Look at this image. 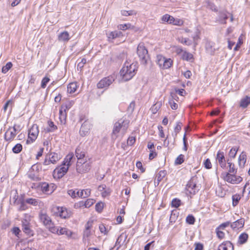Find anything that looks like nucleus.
Instances as JSON below:
<instances>
[{"label":"nucleus","instance_id":"nucleus-1","mask_svg":"<svg viewBox=\"0 0 250 250\" xmlns=\"http://www.w3.org/2000/svg\"><path fill=\"white\" fill-rule=\"evenodd\" d=\"M137 67L136 64L126 61L120 71L121 75L125 81L131 79L135 75Z\"/></svg>","mask_w":250,"mask_h":250},{"label":"nucleus","instance_id":"nucleus-2","mask_svg":"<svg viewBox=\"0 0 250 250\" xmlns=\"http://www.w3.org/2000/svg\"><path fill=\"white\" fill-rule=\"evenodd\" d=\"M128 127V122L127 121L119 120L114 124L112 138L114 140L118 137L117 134L120 133L122 137L123 136L126 132Z\"/></svg>","mask_w":250,"mask_h":250},{"label":"nucleus","instance_id":"nucleus-3","mask_svg":"<svg viewBox=\"0 0 250 250\" xmlns=\"http://www.w3.org/2000/svg\"><path fill=\"white\" fill-rule=\"evenodd\" d=\"M61 157L60 154L51 152L50 150L45 156L44 160L43 162L44 166H48L50 164H56L60 159Z\"/></svg>","mask_w":250,"mask_h":250},{"label":"nucleus","instance_id":"nucleus-4","mask_svg":"<svg viewBox=\"0 0 250 250\" xmlns=\"http://www.w3.org/2000/svg\"><path fill=\"white\" fill-rule=\"evenodd\" d=\"M199 190V186L196 184V179L192 177L188 182L186 188V194L191 197L192 196L195 195Z\"/></svg>","mask_w":250,"mask_h":250},{"label":"nucleus","instance_id":"nucleus-5","mask_svg":"<svg viewBox=\"0 0 250 250\" xmlns=\"http://www.w3.org/2000/svg\"><path fill=\"white\" fill-rule=\"evenodd\" d=\"M137 53L140 58L141 63L144 64H146L149 58V56L148 51L143 43H140L138 44Z\"/></svg>","mask_w":250,"mask_h":250},{"label":"nucleus","instance_id":"nucleus-6","mask_svg":"<svg viewBox=\"0 0 250 250\" xmlns=\"http://www.w3.org/2000/svg\"><path fill=\"white\" fill-rule=\"evenodd\" d=\"M161 21L163 23H167V24L177 26H181L184 23V21L182 19L175 18L167 14L164 15L161 17Z\"/></svg>","mask_w":250,"mask_h":250},{"label":"nucleus","instance_id":"nucleus-7","mask_svg":"<svg viewBox=\"0 0 250 250\" xmlns=\"http://www.w3.org/2000/svg\"><path fill=\"white\" fill-rule=\"evenodd\" d=\"M222 175L225 181L232 184H238L243 180L242 177L236 174L224 172Z\"/></svg>","mask_w":250,"mask_h":250},{"label":"nucleus","instance_id":"nucleus-8","mask_svg":"<svg viewBox=\"0 0 250 250\" xmlns=\"http://www.w3.org/2000/svg\"><path fill=\"white\" fill-rule=\"evenodd\" d=\"M69 167L65 164H62L57 167L53 172V176L55 179H60L62 178L67 172Z\"/></svg>","mask_w":250,"mask_h":250},{"label":"nucleus","instance_id":"nucleus-9","mask_svg":"<svg viewBox=\"0 0 250 250\" xmlns=\"http://www.w3.org/2000/svg\"><path fill=\"white\" fill-rule=\"evenodd\" d=\"M91 163L86 160L77 161L76 164V170L79 173H84L89 171L91 168Z\"/></svg>","mask_w":250,"mask_h":250},{"label":"nucleus","instance_id":"nucleus-10","mask_svg":"<svg viewBox=\"0 0 250 250\" xmlns=\"http://www.w3.org/2000/svg\"><path fill=\"white\" fill-rule=\"evenodd\" d=\"M115 76L114 75H111L106 77H104L101 80L97 83L98 88H107L115 81Z\"/></svg>","mask_w":250,"mask_h":250},{"label":"nucleus","instance_id":"nucleus-11","mask_svg":"<svg viewBox=\"0 0 250 250\" xmlns=\"http://www.w3.org/2000/svg\"><path fill=\"white\" fill-rule=\"evenodd\" d=\"M91 190L89 188L81 190V191L78 190L77 192L73 189L68 190V194L72 198H76L78 196L82 198H85L89 196Z\"/></svg>","mask_w":250,"mask_h":250},{"label":"nucleus","instance_id":"nucleus-12","mask_svg":"<svg viewBox=\"0 0 250 250\" xmlns=\"http://www.w3.org/2000/svg\"><path fill=\"white\" fill-rule=\"evenodd\" d=\"M92 127L91 122L88 120H85L82 125L80 130V134L81 136L84 137L88 134L90 128Z\"/></svg>","mask_w":250,"mask_h":250},{"label":"nucleus","instance_id":"nucleus-13","mask_svg":"<svg viewBox=\"0 0 250 250\" xmlns=\"http://www.w3.org/2000/svg\"><path fill=\"white\" fill-rule=\"evenodd\" d=\"M17 135V129L15 125L9 127L4 134V139L6 141L11 142L14 140Z\"/></svg>","mask_w":250,"mask_h":250},{"label":"nucleus","instance_id":"nucleus-14","mask_svg":"<svg viewBox=\"0 0 250 250\" xmlns=\"http://www.w3.org/2000/svg\"><path fill=\"white\" fill-rule=\"evenodd\" d=\"M39 129L37 125H33L29 130L28 137L32 141H35L39 134Z\"/></svg>","mask_w":250,"mask_h":250},{"label":"nucleus","instance_id":"nucleus-15","mask_svg":"<svg viewBox=\"0 0 250 250\" xmlns=\"http://www.w3.org/2000/svg\"><path fill=\"white\" fill-rule=\"evenodd\" d=\"M216 160L220 167L225 169L226 167V161L225 158L224 153L220 150L218 151L216 155Z\"/></svg>","mask_w":250,"mask_h":250},{"label":"nucleus","instance_id":"nucleus-16","mask_svg":"<svg viewBox=\"0 0 250 250\" xmlns=\"http://www.w3.org/2000/svg\"><path fill=\"white\" fill-rule=\"evenodd\" d=\"M106 35L109 41L116 38H122L124 36L122 32L119 31L109 32L106 34Z\"/></svg>","mask_w":250,"mask_h":250},{"label":"nucleus","instance_id":"nucleus-17","mask_svg":"<svg viewBox=\"0 0 250 250\" xmlns=\"http://www.w3.org/2000/svg\"><path fill=\"white\" fill-rule=\"evenodd\" d=\"M218 250H234V246L230 241H226L219 245Z\"/></svg>","mask_w":250,"mask_h":250},{"label":"nucleus","instance_id":"nucleus-18","mask_svg":"<svg viewBox=\"0 0 250 250\" xmlns=\"http://www.w3.org/2000/svg\"><path fill=\"white\" fill-rule=\"evenodd\" d=\"M75 155L78 159V161L83 160L85 152L80 146H78L75 150Z\"/></svg>","mask_w":250,"mask_h":250},{"label":"nucleus","instance_id":"nucleus-19","mask_svg":"<svg viewBox=\"0 0 250 250\" xmlns=\"http://www.w3.org/2000/svg\"><path fill=\"white\" fill-rule=\"evenodd\" d=\"M58 215L62 218H67L69 217L70 214L68 212L67 209L63 207H57Z\"/></svg>","mask_w":250,"mask_h":250},{"label":"nucleus","instance_id":"nucleus-20","mask_svg":"<svg viewBox=\"0 0 250 250\" xmlns=\"http://www.w3.org/2000/svg\"><path fill=\"white\" fill-rule=\"evenodd\" d=\"M38 170V166L35 165H33L28 174V177L33 180H38V175L34 171H37Z\"/></svg>","mask_w":250,"mask_h":250},{"label":"nucleus","instance_id":"nucleus-21","mask_svg":"<svg viewBox=\"0 0 250 250\" xmlns=\"http://www.w3.org/2000/svg\"><path fill=\"white\" fill-rule=\"evenodd\" d=\"M40 218L41 221L45 226H50L52 221L50 217L47 215L45 213L41 212L40 214Z\"/></svg>","mask_w":250,"mask_h":250},{"label":"nucleus","instance_id":"nucleus-22","mask_svg":"<svg viewBox=\"0 0 250 250\" xmlns=\"http://www.w3.org/2000/svg\"><path fill=\"white\" fill-rule=\"evenodd\" d=\"M247 161V154L244 151H242L238 158V165L240 168L244 167Z\"/></svg>","mask_w":250,"mask_h":250},{"label":"nucleus","instance_id":"nucleus-23","mask_svg":"<svg viewBox=\"0 0 250 250\" xmlns=\"http://www.w3.org/2000/svg\"><path fill=\"white\" fill-rule=\"evenodd\" d=\"M70 39V36L67 31H63L60 33L58 37V39L60 42H67Z\"/></svg>","mask_w":250,"mask_h":250},{"label":"nucleus","instance_id":"nucleus-24","mask_svg":"<svg viewBox=\"0 0 250 250\" xmlns=\"http://www.w3.org/2000/svg\"><path fill=\"white\" fill-rule=\"evenodd\" d=\"M244 225V220L241 218L237 221L233 222L230 224V227L232 229H239L243 227Z\"/></svg>","mask_w":250,"mask_h":250},{"label":"nucleus","instance_id":"nucleus-25","mask_svg":"<svg viewBox=\"0 0 250 250\" xmlns=\"http://www.w3.org/2000/svg\"><path fill=\"white\" fill-rule=\"evenodd\" d=\"M126 238L127 235L125 234L122 233L117 239L115 245L117 246L118 248H120Z\"/></svg>","mask_w":250,"mask_h":250},{"label":"nucleus","instance_id":"nucleus-26","mask_svg":"<svg viewBox=\"0 0 250 250\" xmlns=\"http://www.w3.org/2000/svg\"><path fill=\"white\" fill-rule=\"evenodd\" d=\"M58 235L65 234L67 237H70L72 234V232L71 230H69L66 228L59 227Z\"/></svg>","mask_w":250,"mask_h":250},{"label":"nucleus","instance_id":"nucleus-27","mask_svg":"<svg viewBox=\"0 0 250 250\" xmlns=\"http://www.w3.org/2000/svg\"><path fill=\"white\" fill-rule=\"evenodd\" d=\"M78 88V85L76 83H71L67 85V92L70 94H73L77 90Z\"/></svg>","mask_w":250,"mask_h":250},{"label":"nucleus","instance_id":"nucleus-28","mask_svg":"<svg viewBox=\"0 0 250 250\" xmlns=\"http://www.w3.org/2000/svg\"><path fill=\"white\" fill-rule=\"evenodd\" d=\"M21 227L23 231L28 236H31L33 235V231L31 229V224L28 225H24Z\"/></svg>","mask_w":250,"mask_h":250},{"label":"nucleus","instance_id":"nucleus-29","mask_svg":"<svg viewBox=\"0 0 250 250\" xmlns=\"http://www.w3.org/2000/svg\"><path fill=\"white\" fill-rule=\"evenodd\" d=\"M74 157V155L72 153H69L64 158L62 163L65 164L67 166L69 167L71 165V161Z\"/></svg>","mask_w":250,"mask_h":250},{"label":"nucleus","instance_id":"nucleus-30","mask_svg":"<svg viewBox=\"0 0 250 250\" xmlns=\"http://www.w3.org/2000/svg\"><path fill=\"white\" fill-rule=\"evenodd\" d=\"M228 18L226 11H223L219 12V21L221 23L226 24V20Z\"/></svg>","mask_w":250,"mask_h":250},{"label":"nucleus","instance_id":"nucleus-31","mask_svg":"<svg viewBox=\"0 0 250 250\" xmlns=\"http://www.w3.org/2000/svg\"><path fill=\"white\" fill-rule=\"evenodd\" d=\"M248 237L249 236L247 233L245 232L241 233L239 236L238 243L240 245L245 244L247 241Z\"/></svg>","mask_w":250,"mask_h":250},{"label":"nucleus","instance_id":"nucleus-32","mask_svg":"<svg viewBox=\"0 0 250 250\" xmlns=\"http://www.w3.org/2000/svg\"><path fill=\"white\" fill-rule=\"evenodd\" d=\"M92 234L91 230L84 229L83 232V240L84 243H89V237Z\"/></svg>","mask_w":250,"mask_h":250},{"label":"nucleus","instance_id":"nucleus-33","mask_svg":"<svg viewBox=\"0 0 250 250\" xmlns=\"http://www.w3.org/2000/svg\"><path fill=\"white\" fill-rule=\"evenodd\" d=\"M66 110H63L61 107L59 110V119L62 124H64L66 118Z\"/></svg>","mask_w":250,"mask_h":250},{"label":"nucleus","instance_id":"nucleus-34","mask_svg":"<svg viewBox=\"0 0 250 250\" xmlns=\"http://www.w3.org/2000/svg\"><path fill=\"white\" fill-rule=\"evenodd\" d=\"M95 202V200L92 199H88L85 202H80L79 203L80 207L84 206L85 208H89Z\"/></svg>","mask_w":250,"mask_h":250},{"label":"nucleus","instance_id":"nucleus-35","mask_svg":"<svg viewBox=\"0 0 250 250\" xmlns=\"http://www.w3.org/2000/svg\"><path fill=\"white\" fill-rule=\"evenodd\" d=\"M182 58L183 60L187 61H192L193 60V56L192 54L186 51L183 52Z\"/></svg>","mask_w":250,"mask_h":250},{"label":"nucleus","instance_id":"nucleus-36","mask_svg":"<svg viewBox=\"0 0 250 250\" xmlns=\"http://www.w3.org/2000/svg\"><path fill=\"white\" fill-rule=\"evenodd\" d=\"M173 61L171 59L165 58L164 63L163 64L161 68L162 69H168L170 68L172 65Z\"/></svg>","mask_w":250,"mask_h":250},{"label":"nucleus","instance_id":"nucleus-37","mask_svg":"<svg viewBox=\"0 0 250 250\" xmlns=\"http://www.w3.org/2000/svg\"><path fill=\"white\" fill-rule=\"evenodd\" d=\"M250 104V97L246 96L240 101V106L243 108L247 107Z\"/></svg>","mask_w":250,"mask_h":250},{"label":"nucleus","instance_id":"nucleus-38","mask_svg":"<svg viewBox=\"0 0 250 250\" xmlns=\"http://www.w3.org/2000/svg\"><path fill=\"white\" fill-rule=\"evenodd\" d=\"M227 163L229 167V172L228 173L236 174L237 168H235L234 164L229 162V159L227 160Z\"/></svg>","mask_w":250,"mask_h":250},{"label":"nucleus","instance_id":"nucleus-39","mask_svg":"<svg viewBox=\"0 0 250 250\" xmlns=\"http://www.w3.org/2000/svg\"><path fill=\"white\" fill-rule=\"evenodd\" d=\"M25 202L28 204L36 206L39 205L41 203L39 199L34 198H28L25 200Z\"/></svg>","mask_w":250,"mask_h":250},{"label":"nucleus","instance_id":"nucleus-40","mask_svg":"<svg viewBox=\"0 0 250 250\" xmlns=\"http://www.w3.org/2000/svg\"><path fill=\"white\" fill-rule=\"evenodd\" d=\"M74 104V101H67L65 104H62L61 106V107L63 109V110L67 111L73 106Z\"/></svg>","mask_w":250,"mask_h":250},{"label":"nucleus","instance_id":"nucleus-41","mask_svg":"<svg viewBox=\"0 0 250 250\" xmlns=\"http://www.w3.org/2000/svg\"><path fill=\"white\" fill-rule=\"evenodd\" d=\"M178 40L180 43L187 45H190L192 43L191 41L189 40L188 38L179 37L178 38Z\"/></svg>","mask_w":250,"mask_h":250},{"label":"nucleus","instance_id":"nucleus-42","mask_svg":"<svg viewBox=\"0 0 250 250\" xmlns=\"http://www.w3.org/2000/svg\"><path fill=\"white\" fill-rule=\"evenodd\" d=\"M22 149V146L21 144H16L12 148L13 153L18 154L21 151Z\"/></svg>","mask_w":250,"mask_h":250},{"label":"nucleus","instance_id":"nucleus-43","mask_svg":"<svg viewBox=\"0 0 250 250\" xmlns=\"http://www.w3.org/2000/svg\"><path fill=\"white\" fill-rule=\"evenodd\" d=\"M41 189L42 192L46 193H49L52 191L49 190V186L46 183H43L41 185Z\"/></svg>","mask_w":250,"mask_h":250},{"label":"nucleus","instance_id":"nucleus-44","mask_svg":"<svg viewBox=\"0 0 250 250\" xmlns=\"http://www.w3.org/2000/svg\"><path fill=\"white\" fill-rule=\"evenodd\" d=\"M238 148L237 146L232 147L229 153V156L230 158H234L235 157Z\"/></svg>","mask_w":250,"mask_h":250},{"label":"nucleus","instance_id":"nucleus-45","mask_svg":"<svg viewBox=\"0 0 250 250\" xmlns=\"http://www.w3.org/2000/svg\"><path fill=\"white\" fill-rule=\"evenodd\" d=\"M13 64L11 62H8L2 68L1 72L3 74L6 73L12 67Z\"/></svg>","mask_w":250,"mask_h":250},{"label":"nucleus","instance_id":"nucleus-46","mask_svg":"<svg viewBox=\"0 0 250 250\" xmlns=\"http://www.w3.org/2000/svg\"><path fill=\"white\" fill-rule=\"evenodd\" d=\"M241 197L239 194H236L233 195L232 196V205L233 206L235 207L238 204L240 200Z\"/></svg>","mask_w":250,"mask_h":250},{"label":"nucleus","instance_id":"nucleus-47","mask_svg":"<svg viewBox=\"0 0 250 250\" xmlns=\"http://www.w3.org/2000/svg\"><path fill=\"white\" fill-rule=\"evenodd\" d=\"M30 224V215L27 214H24V218L21 220V226L24 225H28Z\"/></svg>","mask_w":250,"mask_h":250},{"label":"nucleus","instance_id":"nucleus-48","mask_svg":"<svg viewBox=\"0 0 250 250\" xmlns=\"http://www.w3.org/2000/svg\"><path fill=\"white\" fill-rule=\"evenodd\" d=\"M165 57L161 55H158L157 56V63L159 65L160 68H161L163 64L164 63V61L165 59Z\"/></svg>","mask_w":250,"mask_h":250},{"label":"nucleus","instance_id":"nucleus-49","mask_svg":"<svg viewBox=\"0 0 250 250\" xmlns=\"http://www.w3.org/2000/svg\"><path fill=\"white\" fill-rule=\"evenodd\" d=\"M137 14L136 12L134 10H122L121 14L124 16H128L131 15H135Z\"/></svg>","mask_w":250,"mask_h":250},{"label":"nucleus","instance_id":"nucleus-50","mask_svg":"<svg viewBox=\"0 0 250 250\" xmlns=\"http://www.w3.org/2000/svg\"><path fill=\"white\" fill-rule=\"evenodd\" d=\"M48 125L49 127L47 130L48 132H53L57 128L56 125H55L54 123L51 121L48 122Z\"/></svg>","mask_w":250,"mask_h":250},{"label":"nucleus","instance_id":"nucleus-51","mask_svg":"<svg viewBox=\"0 0 250 250\" xmlns=\"http://www.w3.org/2000/svg\"><path fill=\"white\" fill-rule=\"evenodd\" d=\"M184 156L183 154L179 155L175 160V164L176 165H181L184 162Z\"/></svg>","mask_w":250,"mask_h":250},{"label":"nucleus","instance_id":"nucleus-52","mask_svg":"<svg viewBox=\"0 0 250 250\" xmlns=\"http://www.w3.org/2000/svg\"><path fill=\"white\" fill-rule=\"evenodd\" d=\"M186 222L190 225H193L195 223V218L192 215H188L186 219Z\"/></svg>","mask_w":250,"mask_h":250},{"label":"nucleus","instance_id":"nucleus-53","mask_svg":"<svg viewBox=\"0 0 250 250\" xmlns=\"http://www.w3.org/2000/svg\"><path fill=\"white\" fill-rule=\"evenodd\" d=\"M86 62V60L85 58H83L77 64V69L81 71Z\"/></svg>","mask_w":250,"mask_h":250},{"label":"nucleus","instance_id":"nucleus-54","mask_svg":"<svg viewBox=\"0 0 250 250\" xmlns=\"http://www.w3.org/2000/svg\"><path fill=\"white\" fill-rule=\"evenodd\" d=\"M131 27V25L130 23L121 24L118 26V28L119 30H125L129 29Z\"/></svg>","mask_w":250,"mask_h":250},{"label":"nucleus","instance_id":"nucleus-55","mask_svg":"<svg viewBox=\"0 0 250 250\" xmlns=\"http://www.w3.org/2000/svg\"><path fill=\"white\" fill-rule=\"evenodd\" d=\"M204 167L208 169H210L212 167V164L209 159L207 158L203 162Z\"/></svg>","mask_w":250,"mask_h":250},{"label":"nucleus","instance_id":"nucleus-56","mask_svg":"<svg viewBox=\"0 0 250 250\" xmlns=\"http://www.w3.org/2000/svg\"><path fill=\"white\" fill-rule=\"evenodd\" d=\"M206 48L207 52L210 54H212L214 52V49L212 48V43L211 42L206 43Z\"/></svg>","mask_w":250,"mask_h":250},{"label":"nucleus","instance_id":"nucleus-57","mask_svg":"<svg viewBox=\"0 0 250 250\" xmlns=\"http://www.w3.org/2000/svg\"><path fill=\"white\" fill-rule=\"evenodd\" d=\"M11 231L16 236H17L18 238H20V233L21 232V231L19 227H14L12 229Z\"/></svg>","mask_w":250,"mask_h":250},{"label":"nucleus","instance_id":"nucleus-58","mask_svg":"<svg viewBox=\"0 0 250 250\" xmlns=\"http://www.w3.org/2000/svg\"><path fill=\"white\" fill-rule=\"evenodd\" d=\"M49 81L50 79L48 77H44L42 80L41 87L42 88H45L47 83L49 82Z\"/></svg>","mask_w":250,"mask_h":250},{"label":"nucleus","instance_id":"nucleus-59","mask_svg":"<svg viewBox=\"0 0 250 250\" xmlns=\"http://www.w3.org/2000/svg\"><path fill=\"white\" fill-rule=\"evenodd\" d=\"M166 175V172L164 170H161L157 176V180L158 182L162 180Z\"/></svg>","mask_w":250,"mask_h":250},{"label":"nucleus","instance_id":"nucleus-60","mask_svg":"<svg viewBox=\"0 0 250 250\" xmlns=\"http://www.w3.org/2000/svg\"><path fill=\"white\" fill-rule=\"evenodd\" d=\"M136 141V138L134 136H129L127 140V145L131 146H132Z\"/></svg>","mask_w":250,"mask_h":250},{"label":"nucleus","instance_id":"nucleus-61","mask_svg":"<svg viewBox=\"0 0 250 250\" xmlns=\"http://www.w3.org/2000/svg\"><path fill=\"white\" fill-rule=\"evenodd\" d=\"M111 191L112 190L110 188H106L101 193L102 196L103 197H106L107 196H108L110 195Z\"/></svg>","mask_w":250,"mask_h":250},{"label":"nucleus","instance_id":"nucleus-62","mask_svg":"<svg viewBox=\"0 0 250 250\" xmlns=\"http://www.w3.org/2000/svg\"><path fill=\"white\" fill-rule=\"evenodd\" d=\"M181 201L180 200L177 199H174L171 202V205L172 207L175 208H178L180 206Z\"/></svg>","mask_w":250,"mask_h":250},{"label":"nucleus","instance_id":"nucleus-63","mask_svg":"<svg viewBox=\"0 0 250 250\" xmlns=\"http://www.w3.org/2000/svg\"><path fill=\"white\" fill-rule=\"evenodd\" d=\"M216 232L217 237L219 239H221L224 237L225 233L222 231H221L220 229H218V228H217L216 229Z\"/></svg>","mask_w":250,"mask_h":250},{"label":"nucleus","instance_id":"nucleus-64","mask_svg":"<svg viewBox=\"0 0 250 250\" xmlns=\"http://www.w3.org/2000/svg\"><path fill=\"white\" fill-rule=\"evenodd\" d=\"M173 50L177 54L179 55L181 53H183V50L181 46H174L173 47Z\"/></svg>","mask_w":250,"mask_h":250}]
</instances>
